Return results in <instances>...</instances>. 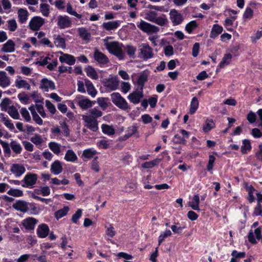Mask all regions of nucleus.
Returning <instances> with one entry per match:
<instances>
[{"label": "nucleus", "instance_id": "obj_1", "mask_svg": "<svg viewBox=\"0 0 262 262\" xmlns=\"http://www.w3.org/2000/svg\"><path fill=\"white\" fill-rule=\"evenodd\" d=\"M105 47L107 51L117 57L120 60L124 58V54L123 51V45L118 41L106 42Z\"/></svg>", "mask_w": 262, "mask_h": 262}, {"label": "nucleus", "instance_id": "obj_2", "mask_svg": "<svg viewBox=\"0 0 262 262\" xmlns=\"http://www.w3.org/2000/svg\"><path fill=\"white\" fill-rule=\"evenodd\" d=\"M111 97L113 103L119 108L126 110L129 108L127 101L119 93H112Z\"/></svg>", "mask_w": 262, "mask_h": 262}, {"label": "nucleus", "instance_id": "obj_3", "mask_svg": "<svg viewBox=\"0 0 262 262\" xmlns=\"http://www.w3.org/2000/svg\"><path fill=\"white\" fill-rule=\"evenodd\" d=\"M137 27L142 31L147 34L157 33L160 30L158 27L142 20L139 23L137 24Z\"/></svg>", "mask_w": 262, "mask_h": 262}, {"label": "nucleus", "instance_id": "obj_4", "mask_svg": "<svg viewBox=\"0 0 262 262\" xmlns=\"http://www.w3.org/2000/svg\"><path fill=\"white\" fill-rule=\"evenodd\" d=\"M82 120L84 122V126L91 130L96 132L98 130V123L97 119L90 115H82Z\"/></svg>", "mask_w": 262, "mask_h": 262}, {"label": "nucleus", "instance_id": "obj_5", "mask_svg": "<svg viewBox=\"0 0 262 262\" xmlns=\"http://www.w3.org/2000/svg\"><path fill=\"white\" fill-rule=\"evenodd\" d=\"M75 101L81 109L84 110L92 107L95 103V101H91L83 96L77 97Z\"/></svg>", "mask_w": 262, "mask_h": 262}, {"label": "nucleus", "instance_id": "obj_6", "mask_svg": "<svg viewBox=\"0 0 262 262\" xmlns=\"http://www.w3.org/2000/svg\"><path fill=\"white\" fill-rule=\"evenodd\" d=\"M37 180V176L36 174L28 173L25 176L21 186L23 187L33 188L36 183Z\"/></svg>", "mask_w": 262, "mask_h": 262}, {"label": "nucleus", "instance_id": "obj_7", "mask_svg": "<svg viewBox=\"0 0 262 262\" xmlns=\"http://www.w3.org/2000/svg\"><path fill=\"white\" fill-rule=\"evenodd\" d=\"M139 51L141 57L144 60L151 58L154 56L152 49L147 43H142Z\"/></svg>", "mask_w": 262, "mask_h": 262}, {"label": "nucleus", "instance_id": "obj_8", "mask_svg": "<svg viewBox=\"0 0 262 262\" xmlns=\"http://www.w3.org/2000/svg\"><path fill=\"white\" fill-rule=\"evenodd\" d=\"M45 19L40 16H34L30 21L29 27L34 31H38L45 24Z\"/></svg>", "mask_w": 262, "mask_h": 262}, {"label": "nucleus", "instance_id": "obj_9", "mask_svg": "<svg viewBox=\"0 0 262 262\" xmlns=\"http://www.w3.org/2000/svg\"><path fill=\"white\" fill-rule=\"evenodd\" d=\"M143 97V91L136 89L130 93L127 97L128 99L134 104H138Z\"/></svg>", "mask_w": 262, "mask_h": 262}, {"label": "nucleus", "instance_id": "obj_10", "mask_svg": "<svg viewBox=\"0 0 262 262\" xmlns=\"http://www.w3.org/2000/svg\"><path fill=\"white\" fill-rule=\"evenodd\" d=\"M170 19L174 25L180 24L183 20L182 15L176 9H172L169 13Z\"/></svg>", "mask_w": 262, "mask_h": 262}, {"label": "nucleus", "instance_id": "obj_11", "mask_svg": "<svg viewBox=\"0 0 262 262\" xmlns=\"http://www.w3.org/2000/svg\"><path fill=\"white\" fill-rule=\"evenodd\" d=\"M57 25L61 29L69 28L71 26V21L68 16L59 15L57 17Z\"/></svg>", "mask_w": 262, "mask_h": 262}, {"label": "nucleus", "instance_id": "obj_12", "mask_svg": "<svg viewBox=\"0 0 262 262\" xmlns=\"http://www.w3.org/2000/svg\"><path fill=\"white\" fill-rule=\"evenodd\" d=\"M37 222L36 219L29 217L23 221L22 225L26 230H33Z\"/></svg>", "mask_w": 262, "mask_h": 262}, {"label": "nucleus", "instance_id": "obj_13", "mask_svg": "<svg viewBox=\"0 0 262 262\" xmlns=\"http://www.w3.org/2000/svg\"><path fill=\"white\" fill-rule=\"evenodd\" d=\"M12 207L17 211L26 212L29 210L28 203L23 200H18L12 205Z\"/></svg>", "mask_w": 262, "mask_h": 262}, {"label": "nucleus", "instance_id": "obj_14", "mask_svg": "<svg viewBox=\"0 0 262 262\" xmlns=\"http://www.w3.org/2000/svg\"><path fill=\"white\" fill-rule=\"evenodd\" d=\"M94 57L98 63L102 64H106L109 62V60L107 56L102 53V52L99 51L97 49H95Z\"/></svg>", "mask_w": 262, "mask_h": 262}, {"label": "nucleus", "instance_id": "obj_15", "mask_svg": "<svg viewBox=\"0 0 262 262\" xmlns=\"http://www.w3.org/2000/svg\"><path fill=\"white\" fill-rule=\"evenodd\" d=\"M40 88L43 90L45 92H48L49 89L52 90H55V85L52 81L49 80L47 78H43L41 80Z\"/></svg>", "mask_w": 262, "mask_h": 262}, {"label": "nucleus", "instance_id": "obj_16", "mask_svg": "<svg viewBox=\"0 0 262 262\" xmlns=\"http://www.w3.org/2000/svg\"><path fill=\"white\" fill-rule=\"evenodd\" d=\"M10 170L16 177H18L25 173L26 169L23 165L14 164L12 165Z\"/></svg>", "mask_w": 262, "mask_h": 262}, {"label": "nucleus", "instance_id": "obj_17", "mask_svg": "<svg viewBox=\"0 0 262 262\" xmlns=\"http://www.w3.org/2000/svg\"><path fill=\"white\" fill-rule=\"evenodd\" d=\"M50 231L49 227L45 224H42L38 226L37 234L38 237L45 238L48 236Z\"/></svg>", "mask_w": 262, "mask_h": 262}, {"label": "nucleus", "instance_id": "obj_18", "mask_svg": "<svg viewBox=\"0 0 262 262\" xmlns=\"http://www.w3.org/2000/svg\"><path fill=\"white\" fill-rule=\"evenodd\" d=\"M119 85V81L116 78H109L106 80L104 86L111 91L116 90Z\"/></svg>", "mask_w": 262, "mask_h": 262}, {"label": "nucleus", "instance_id": "obj_19", "mask_svg": "<svg viewBox=\"0 0 262 262\" xmlns=\"http://www.w3.org/2000/svg\"><path fill=\"white\" fill-rule=\"evenodd\" d=\"M11 84L10 78L7 76L5 71H0V86L5 88Z\"/></svg>", "mask_w": 262, "mask_h": 262}, {"label": "nucleus", "instance_id": "obj_20", "mask_svg": "<svg viewBox=\"0 0 262 262\" xmlns=\"http://www.w3.org/2000/svg\"><path fill=\"white\" fill-rule=\"evenodd\" d=\"M60 54L62 55L59 57V61L61 62H65L69 65H73L75 62V59L71 55L65 54L60 52Z\"/></svg>", "mask_w": 262, "mask_h": 262}, {"label": "nucleus", "instance_id": "obj_21", "mask_svg": "<svg viewBox=\"0 0 262 262\" xmlns=\"http://www.w3.org/2000/svg\"><path fill=\"white\" fill-rule=\"evenodd\" d=\"M15 46L14 42L12 40L9 39L3 45L2 51L5 53L13 52L15 51Z\"/></svg>", "mask_w": 262, "mask_h": 262}, {"label": "nucleus", "instance_id": "obj_22", "mask_svg": "<svg viewBox=\"0 0 262 262\" xmlns=\"http://www.w3.org/2000/svg\"><path fill=\"white\" fill-rule=\"evenodd\" d=\"M63 170V168L61 162L56 160L51 165V171L54 174L57 175L60 173Z\"/></svg>", "mask_w": 262, "mask_h": 262}, {"label": "nucleus", "instance_id": "obj_23", "mask_svg": "<svg viewBox=\"0 0 262 262\" xmlns=\"http://www.w3.org/2000/svg\"><path fill=\"white\" fill-rule=\"evenodd\" d=\"M17 14L18 20L20 23L24 24L26 22L29 16V12L26 9L23 8L19 9Z\"/></svg>", "mask_w": 262, "mask_h": 262}, {"label": "nucleus", "instance_id": "obj_24", "mask_svg": "<svg viewBox=\"0 0 262 262\" xmlns=\"http://www.w3.org/2000/svg\"><path fill=\"white\" fill-rule=\"evenodd\" d=\"M15 84L18 89L24 88L28 90L31 89L30 84L26 80L21 79L20 76H18V78L15 80Z\"/></svg>", "mask_w": 262, "mask_h": 262}, {"label": "nucleus", "instance_id": "obj_25", "mask_svg": "<svg viewBox=\"0 0 262 262\" xmlns=\"http://www.w3.org/2000/svg\"><path fill=\"white\" fill-rule=\"evenodd\" d=\"M120 24V21L116 20L112 21H108L106 23H103L102 24L103 28L107 31L114 30L117 29Z\"/></svg>", "mask_w": 262, "mask_h": 262}, {"label": "nucleus", "instance_id": "obj_26", "mask_svg": "<svg viewBox=\"0 0 262 262\" xmlns=\"http://www.w3.org/2000/svg\"><path fill=\"white\" fill-rule=\"evenodd\" d=\"M10 147L16 155L20 154L23 148L20 144L16 140H12L10 143Z\"/></svg>", "mask_w": 262, "mask_h": 262}, {"label": "nucleus", "instance_id": "obj_27", "mask_svg": "<svg viewBox=\"0 0 262 262\" xmlns=\"http://www.w3.org/2000/svg\"><path fill=\"white\" fill-rule=\"evenodd\" d=\"M223 30L222 27L217 24L214 25L210 32V37L215 38L222 32Z\"/></svg>", "mask_w": 262, "mask_h": 262}, {"label": "nucleus", "instance_id": "obj_28", "mask_svg": "<svg viewBox=\"0 0 262 262\" xmlns=\"http://www.w3.org/2000/svg\"><path fill=\"white\" fill-rule=\"evenodd\" d=\"M199 196L196 194L193 196L192 201L189 202L188 205L190 206L193 210L199 211Z\"/></svg>", "mask_w": 262, "mask_h": 262}, {"label": "nucleus", "instance_id": "obj_29", "mask_svg": "<svg viewBox=\"0 0 262 262\" xmlns=\"http://www.w3.org/2000/svg\"><path fill=\"white\" fill-rule=\"evenodd\" d=\"M64 159L68 162H74L77 160L76 154L71 149H69L66 153Z\"/></svg>", "mask_w": 262, "mask_h": 262}, {"label": "nucleus", "instance_id": "obj_30", "mask_svg": "<svg viewBox=\"0 0 262 262\" xmlns=\"http://www.w3.org/2000/svg\"><path fill=\"white\" fill-rule=\"evenodd\" d=\"M96 153V151L92 148L86 149L83 151L82 158L84 161H85V159L88 160L93 158V157L95 156Z\"/></svg>", "mask_w": 262, "mask_h": 262}, {"label": "nucleus", "instance_id": "obj_31", "mask_svg": "<svg viewBox=\"0 0 262 262\" xmlns=\"http://www.w3.org/2000/svg\"><path fill=\"white\" fill-rule=\"evenodd\" d=\"M78 32L79 36L85 40H89L91 39V34L84 28H80L78 29Z\"/></svg>", "mask_w": 262, "mask_h": 262}, {"label": "nucleus", "instance_id": "obj_32", "mask_svg": "<svg viewBox=\"0 0 262 262\" xmlns=\"http://www.w3.org/2000/svg\"><path fill=\"white\" fill-rule=\"evenodd\" d=\"M61 146V145L56 142H51L49 143L50 149L56 155H59L60 153Z\"/></svg>", "mask_w": 262, "mask_h": 262}, {"label": "nucleus", "instance_id": "obj_33", "mask_svg": "<svg viewBox=\"0 0 262 262\" xmlns=\"http://www.w3.org/2000/svg\"><path fill=\"white\" fill-rule=\"evenodd\" d=\"M102 132L108 136H112L115 134V129L112 126L103 124L101 126Z\"/></svg>", "mask_w": 262, "mask_h": 262}, {"label": "nucleus", "instance_id": "obj_34", "mask_svg": "<svg viewBox=\"0 0 262 262\" xmlns=\"http://www.w3.org/2000/svg\"><path fill=\"white\" fill-rule=\"evenodd\" d=\"M9 115L14 119L18 120L19 119V114L16 108L12 105L10 106L7 111Z\"/></svg>", "mask_w": 262, "mask_h": 262}, {"label": "nucleus", "instance_id": "obj_35", "mask_svg": "<svg viewBox=\"0 0 262 262\" xmlns=\"http://www.w3.org/2000/svg\"><path fill=\"white\" fill-rule=\"evenodd\" d=\"M147 80V77L145 74L140 75L137 79V83L138 84V86L137 89L138 90H141L143 91V87L144 85L145 82Z\"/></svg>", "mask_w": 262, "mask_h": 262}, {"label": "nucleus", "instance_id": "obj_36", "mask_svg": "<svg viewBox=\"0 0 262 262\" xmlns=\"http://www.w3.org/2000/svg\"><path fill=\"white\" fill-rule=\"evenodd\" d=\"M69 210V208L68 206H65L63 208L59 209L55 212V217L58 220L59 219L66 215Z\"/></svg>", "mask_w": 262, "mask_h": 262}, {"label": "nucleus", "instance_id": "obj_37", "mask_svg": "<svg viewBox=\"0 0 262 262\" xmlns=\"http://www.w3.org/2000/svg\"><path fill=\"white\" fill-rule=\"evenodd\" d=\"M40 11L43 16L48 17L50 14V6L46 3L41 4Z\"/></svg>", "mask_w": 262, "mask_h": 262}, {"label": "nucleus", "instance_id": "obj_38", "mask_svg": "<svg viewBox=\"0 0 262 262\" xmlns=\"http://www.w3.org/2000/svg\"><path fill=\"white\" fill-rule=\"evenodd\" d=\"M199 106V101L196 97H194L191 101L189 114H193L198 109Z\"/></svg>", "mask_w": 262, "mask_h": 262}, {"label": "nucleus", "instance_id": "obj_39", "mask_svg": "<svg viewBox=\"0 0 262 262\" xmlns=\"http://www.w3.org/2000/svg\"><path fill=\"white\" fill-rule=\"evenodd\" d=\"M232 56L230 53L224 55L222 60L220 63L219 66L221 68H224L225 66L229 64L232 59Z\"/></svg>", "mask_w": 262, "mask_h": 262}, {"label": "nucleus", "instance_id": "obj_40", "mask_svg": "<svg viewBox=\"0 0 262 262\" xmlns=\"http://www.w3.org/2000/svg\"><path fill=\"white\" fill-rule=\"evenodd\" d=\"M85 72L88 76L93 79H97L98 78V75L95 69L91 66H88L85 69Z\"/></svg>", "mask_w": 262, "mask_h": 262}, {"label": "nucleus", "instance_id": "obj_41", "mask_svg": "<svg viewBox=\"0 0 262 262\" xmlns=\"http://www.w3.org/2000/svg\"><path fill=\"white\" fill-rule=\"evenodd\" d=\"M160 161H161L160 159L157 158V159L153 160L152 161H149V162H146L142 164V166L144 168H151L154 167L155 166L158 165L160 163Z\"/></svg>", "mask_w": 262, "mask_h": 262}, {"label": "nucleus", "instance_id": "obj_42", "mask_svg": "<svg viewBox=\"0 0 262 262\" xmlns=\"http://www.w3.org/2000/svg\"><path fill=\"white\" fill-rule=\"evenodd\" d=\"M1 118L5 125L10 130L14 129V126L11 121L5 116L3 113L0 114Z\"/></svg>", "mask_w": 262, "mask_h": 262}, {"label": "nucleus", "instance_id": "obj_43", "mask_svg": "<svg viewBox=\"0 0 262 262\" xmlns=\"http://www.w3.org/2000/svg\"><path fill=\"white\" fill-rule=\"evenodd\" d=\"M243 145L241 147V152L243 154H246L250 151L251 148L250 142L249 140L245 139L243 141Z\"/></svg>", "mask_w": 262, "mask_h": 262}, {"label": "nucleus", "instance_id": "obj_44", "mask_svg": "<svg viewBox=\"0 0 262 262\" xmlns=\"http://www.w3.org/2000/svg\"><path fill=\"white\" fill-rule=\"evenodd\" d=\"M154 23L160 26H164L167 23V19L165 15L162 14L160 16H157Z\"/></svg>", "mask_w": 262, "mask_h": 262}, {"label": "nucleus", "instance_id": "obj_45", "mask_svg": "<svg viewBox=\"0 0 262 262\" xmlns=\"http://www.w3.org/2000/svg\"><path fill=\"white\" fill-rule=\"evenodd\" d=\"M0 143L3 148L5 154L7 156L10 157L11 155V147L10 144L8 142L2 140H0Z\"/></svg>", "mask_w": 262, "mask_h": 262}, {"label": "nucleus", "instance_id": "obj_46", "mask_svg": "<svg viewBox=\"0 0 262 262\" xmlns=\"http://www.w3.org/2000/svg\"><path fill=\"white\" fill-rule=\"evenodd\" d=\"M60 128L61 133L64 136L68 137L70 135L69 127L66 122H60Z\"/></svg>", "mask_w": 262, "mask_h": 262}, {"label": "nucleus", "instance_id": "obj_47", "mask_svg": "<svg viewBox=\"0 0 262 262\" xmlns=\"http://www.w3.org/2000/svg\"><path fill=\"white\" fill-rule=\"evenodd\" d=\"M7 193L11 196L14 197H20L23 195V191L18 189L10 188Z\"/></svg>", "mask_w": 262, "mask_h": 262}, {"label": "nucleus", "instance_id": "obj_48", "mask_svg": "<svg viewBox=\"0 0 262 262\" xmlns=\"http://www.w3.org/2000/svg\"><path fill=\"white\" fill-rule=\"evenodd\" d=\"M54 43L57 47H60L62 49H64L66 48L65 39L60 36H58L55 38Z\"/></svg>", "mask_w": 262, "mask_h": 262}, {"label": "nucleus", "instance_id": "obj_49", "mask_svg": "<svg viewBox=\"0 0 262 262\" xmlns=\"http://www.w3.org/2000/svg\"><path fill=\"white\" fill-rule=\"evenodd\" d=\"M179 223H176L174 225L171 226V229L174 233L180 234L182 232L183 229L185 228V226H180Z\"/></svg>", "mask_w": 262, "mask_h": 262}, {"label": "nucleus", "instance_id": "obj_50", "mask_svg": "<svg viewBox=\"0 0 262 262\" xmlns=\"http://www.w3.org/2000/svg\"><path fill=\"white\" fill-rule=\"evenodd\" d=\"M171 234V232L169 230H167L164 233L161 234L158 237V246L161 245L165 238L170 236Z\"/></svg>", "mask_w": 262, "mask_h": 262}, {"label": "nucleus", "instance_id": "obj_51", "mask_svg": "<svg viewBox=\"0 0 262 262\" xmlns=\"http://www.w3.org/2000/svg\"><path fill=\"white\" fill-rule=\"evenodd\" d=\"M8 28L11 32L15 31L17 28V23L14 19H11L7 21Z\"/></svg>", "mask_w": 262, "mask_h": 262}, {"label": "nucleus", "instance_id": "obj_52", "mask_svg": "<svg viewBox=\"0 0 262 262\" xmlns=\"http://www.w3.org/2000/svg\"><path fill=\"white\" fill-rule=\"evenodd\" d=\"M124 49L129 56L135 58V52L136 51V47L128 45L125 47Z\"/></svg>", "mask_w": 262, "mask_h": 262}, {"label": "nucleus", "instance_id": "obj_53", "mask_svg": "<svg viewBox=\"0 0 262 262\" xmlns=\"http://www.w3.org/2000/svg\"><path fill=\"white\" fill-rule=\"evenodd\" d=\"M90 116L96 119L102 116V112L96 108H93L89 110Z\"/></svg>", "mask_w": 262, "mask_h": 262}, {"label": "nucleus", "instance_id": "obj_54", "mask_svg": "<svg viewBox=\"0 0 262 262\" xmlns=\"http://www.w3.org/2000/svg\"><path fill=\"white\" fill-rule=\"evenodd\" d=\"M31 141L36 145H40L42 144L43 140L41 136L39 134H35L30 139Z\"/></svg>", "mask_w": 262, "mask_h": 262}, {"label": "nucleus", "instance_id": "obj_55", "mask_svg": "<svg viewBox=\"0 0 262 262\" xmlns=\"http://www.w3.org/2000/svg\"><path fill=\"white\" fill-rule=\"evenodd\" d=\"M86 86L87 88L88 93L92 97H95L97 94V91L96 89L94 88L92 83L90 82L86 83Z\"/></svg>", "mask_w": 262, "mask_h": 262}, {"label": "nucleus", "instance_id": "obj_56", "mask_svg": "<svg viewBox=\"0 0 262 262\" xmlns=\"http://www.w3.org/2000/svg\"><path fill=\"white\" fill-rule=\"evenodd\" d=\"M157 16V13L153 11H149L146 13L145 19L150 22L154 23Z\"/></svg>", "mask_w": 262, "mask_h": 262}, {"label": "nucleus", "instance_id": "obj_57", "mask_svg": "<svg viewBox=\"0 0 262 262\" xmlns=\"http://www.w3.org/2000/svg\"><path fill=\"white\" fill-rule=\"evenodd\" d=\"M20 113L26 122L31 121V117L28 111L25 107H22L20 110Z\"/></svg>", "mask_w": 262, "mask_h": 262}, {"label": "nucleus", "instance_id": "obj_58", "mask_svg": "<svg viewBox=\"0 0 262 262\" xmlns=\"http://www.w3.org/2000/svg\"><path fill=\"white\" fill-rule=\"evenodd\" d=\"M214 127V123L212 120H207L203 127V130L208 132Z\"/></svg>", "mask_w": 262, "mask_h": 262}, {"label": "nucleus", "instance_id": "obj_59", "mask_svg": "<svg viewBox=\"0 0 262 262\" xmlns=\"http://www.w3.org/2000/svg\"><path fill=\"white\" fill-rule=\"evenodd\" d=\"M10 102L11 101L9 98H6L4 99L0 104L2 110L7 111L8 110Z\"/></svg>", "mask_w": 262, "mask_h": 262}, {"label": "nucleus", "instance_id": "obj_60", "mask_svg": "<svg viewBox=\"0 0 262 262\" xmlns=\"http://www.w3.org/2000/svg\"><path fill=\"white\" fill-rule=\"evenodd\" d=\"M196 27L197 24L195 21L192 20L186 25L185 30L188 33H191Z\"/></svg>", "mask_w": 262, "mask_h": 262}, {"label": "nucleus", "instance_id": "obj_61", "mask_svg": "<svg viewBox=\"0 0 262 262\" xmlns=\"http://www.w3.org/2000/svg\"><path fill=\"white\" fill-rule=\"evenodd\" d=\"M67 12L78 18H81V15L80 14H78L76 11L73 10V8L71 5L70 3H68L67 7Z\"/></svg>", "mask_w": 262, "mask_h": 262}, {"label": "nucleus", "instance_id": "obj_62", "mask_svg": "<svg viewBox=\"0 0 262 262\" xmlns=\"http://www.w3.org/2000/svg\"><path fill=\"white\" fill-rule=\"evenodd\" d=\"M107 98H99L97 99V103L102 110H105L108 106V103L106 102Z\"/></svg>", "mask_w": 262, "mask_h": 262}, {"label": "nucleus", "instance_id": "obj_63", "mask_svg": "<svg viewBox=\"0 0 262 262\" xmlns=\"http://www.w3.org/2000/svg\"><path fill=\"white\" fill-rule=\"evenodd\" d=\"M248 200L249 201L250 203L253 202L254 200V196L253 195V192L255 191V189L252 186H250L248 187Z\"/></svg>", "mask_w": 262, "mask_h": 262}, {"label": "nucleus", "instance_id": "obj_64", "mask_svg": "<svg viewBox=\"0 0 262 262\" xmlns=\"http://www.w3.org/2000/svg\"><path fill=\"white\" fill-rule=\"evenodd\" d=\"M81 215L82 210L81 209H79L77 210L76 213L73 215L72 217V222L75 224H77L79 219L81 216Z\"/></svg>", "mask_w": 262, "mask_h": 262}]
</instances>
